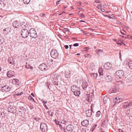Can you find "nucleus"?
<instances>
[{"label": "nucleus", "mask_w": 132, "mask_h": 132, "mask_svg": "<svg viewBox=\"0 0 132 132\" xmlns=\"http://www.w3.org/2000/svg\"><path fill=\"white\" fill-rule=\"evenodd\" d=\"M89 121L87 120H84L81 122L82 125L85 127L87 126L89 124Z\"/></svg>", "instance_id": "dca6fc26"}, {"label": "nucleus", "mask_w": 132, "mask_h": 132, "mask_svg": "<svg viewBox=\"0 0 132 132\" xmlns=\"http://www.w3.org/2000/svg\"><path fill=\"white\" fill-rule=\"evenodd\" d=\"M6 1V0H0V4H4V2Z\"/></svg>", "instance_id": "58836bf2"}, {"label": "nucleus", "mask_w": 132, "mask_h": 132, "mask_svg": "<svg viewBox=\"0 0 132 132\" xmlns=\"http://www.w3.org/2000/svg\"><path fill=\"white\" fill-rule=\"evenodd\" d=\"M92 111L91 110H86V116L88 117H90L92 115Z\"/></svg>", "instance_id": "a211bd4d"}, {"label": "nucleus", "mask_w": 132, "mask_h": 132, "mask_svg": "<svg viewBox=\"0 0 132 132\" xmlns=\"http://www.w3.org/2000/svg\"><path fill=\"white\" fill-rule=\"evenodd\" d=\"M109 16L110 17H113V18H112V19H114L115 18V16H114L113 14L111 15H109Z\"/></svg>", "instance_id": "052dcab7"}, {"label": "nucleus", "mask_w": 132, "mask_h": 132, "mask_svg": "<svg viewBox=\"0 0 132 132\" xmlns=\"http://www.w3.org/2000/svg\"><path fill=\"white\" fill-rule=\"evenodd\" d=\"M98 72L100 76H104V74L103 73V71L102 68L100 67L99 68Z\"/></svg>", "instance_id": "b1692460"}, {"label": "nucleus", "mask_w": 132, "mask_h": 132, "mask_svg": "<svg viewBox=\"0 0 132 132\" xmlns=\"http://www.w3.org/2000/svg\"><path fill=\"white\" fill-rule=\"evenodd\" d=\"M54 121L55 122V123H56V124L57 125H59V122L58 121H57L56 119H55Z\"/></svg>", "instance_id": "49530a36"}, {"label": "nucleus", "mask_w": 132, "mask_h": 132, "mask_svg": "<svg viewBox=\"0 0 132 132\" xmlns=\"http://www.w3.org/2000/svg\"><path fill=\"white\" fill-rule=\"evenodd\" d=\"M7 110L9 112L14 113L16 111V107L13 105H9L7 108Z\"/></svg>", "instance_id": "0eeeda50"}, {"label": "nucleus", "mask_w": 132, "mask_h": 132, "mask_svg": "<svg viewBox=\"0 0 132 132\" xmlns=\"http://www.w3.org/2000/svg\"><path fill=\"white\" fill-rule=\"evenodd\" d=\"M50 55L52 58L56 59L58 56L59 53L56 50L53 49L51 51Z\"/></svg>", "instance_id": "7ed1b4c3"}, {"label": "nucleus", "mask_w": 132, "mask_h": 132, "mask_svg": "<svg viewBox=\"0 0 132 132\" xmlns=\"http://www.w3.org/2000/svg\"><path fill=\"white\" fill-rule=\"evenodd\" d=\"M112 67V64L109 62L106 63L104 65V68L107 70H109Z\"/></svg>", "instance_id": "f8f14e48"}, {"label": "nucleus", "mask_w": 132, "mask_h": 132, "mask_svg": "<svg viewBox=\"0 0 132 132\" xmlns=\"http://www.w3.org/2000/svg\"><path fill=\"white\" fill-rule=\"evenodd\" d=\"M47 63L49 65H51L53 63V61L52 60H49V59L47 61Z\"/></svg>", "instance_id": "c756f323"}, {"label": "nucleus", "mask_w": 132, "mask_h": 132, "mask_svg": "<svg viewBox=\"0 0 132 132\" xmlns=\"http://www.w3.org/2000/svg\"><path fill=\"white\" fill-rule=\"evenodd\" d=\"M53 84H54L55 85H56L57 86H58V82H56V81H54V82H53Z\"/></svg>", "instance_id": "864d4df0"}, {"label": "nucleus", "mask_w": 132, "mask_h": 132, "mask_svg": "<svg viewBox=\"0 0 132 132\" xmlns=\"http://www.w3.org/2000/svg\"><path fill=\"white\" fill-rule=\"evenodd\" d=\"M90 55H89L88 54H86L85 55V56L86 57H90Z\"/></svg>", "instance_id": "3c124183"}, {"label": "nucleus", "mask_w": 132, "mask_h": 132, "mask_svg": "<svg viewBox=\"0 0 132 132\" xmlns=\"http://www.w3.org/2000/svg\"><path fill=\"white\" fill-rule=\"evenodd\" d=\"M14 72L13 71L10 70L8 71L7 73V76L9 77H10L13 76L14 75Z\"/></svg>", "instance_id": "6ab92c4d"}, {"label": "nucleus", "mask_w": 132, "mask_h": 132, "mask_svg": "<svg viewBox=\"0 0 132 132\" xmlns=\"http://www.w3.org/2000/svg\"><path fill=\"white\" fill-rule=\"evenodd\" d=\"M40 15L42 16H44L45 14L44 13H42L40 14Z\"/></svg>", "instance_id": "69168bd1"}, {"label": "nucleus", "mask_w": 132, "mask_h": 132, "mask_svg": "<svg viewBox=\"0 0 132 132\" xmlns=\"http://www.w3.org/2000/svg\"><path fill=\"white\" fill-rule=\"evenodd\" d=\"M101 114V112L100 111H97L96 114V116L97 117H99Z\"/></svg>", "instance_id": "f704fd0d"}, {"label": "nucleus", "mask_w": 132, "mask_h": 132, "mask_svg": "<svg viewBox=\"0 0 132 132\" xmlns=\"http://www.w3.org/2000/svg\"><path fill=\"white\" fill-rule=\"evenodd\" d=\"M44 106L46 109H48L47 105L46 104H44Z\"/></svg>", "instance_id": "603ef678"}, {"label": "nucleus", "mask_w": 132, "mask_h": 132, "mask_svg": "<svg viewBox=\"0 0 132 132\" xmlns=\"http://www.w3.org/2000/svg\"><path fill=\"white\" fill-rule=\"evenodd\" d=\"M100 10L102 12H104L105 11V10L103 9H101Z\"/></svg>", "instance_id": "680f3d73"}, {"label": "nucleus", "mask_w": 132, "mask_h": 132, "mask_svg": "<svg viewBox=\"0 0 132 132\" xmlns=\"http://www.w3.org/2000/svg\"><path fill=\"white\" fill-rule=\"evenodd\" d=\"M124 36H121L120 35V36H121L123 38H127V35L126 34H125V35H124Z\"/></svg>", "instance_id": "6e6d98bb"}, {"label": "nucleus", "mask_w": 132, "mask_h": 132, "mask_svg": "<svg viewBox=\"0 0 132 132\" xmlns=\"http://www.w3.org/2000/svg\"><path fill=\"white\" fill-rule=\"evenodd\" d=\"M127 115L128 117H132V109H129L127 111Z\"/></svg>", "instance_id": "5701e85b"}, {"label": "nucleus", "mask_w": 132, "mask_h": 132, "mask_svg": "<svg viewBox=\"0 0 132 132\" xmlns=\"http://www.w3.org/2000/svg\"><path fill=\"white\" fill-rule=\"evenodd\" d=\"M65 74L66 75L65 76L66 77H68V76H69L70 74V72L69 71H65Z\"/></svg>", "instance_id": "e433bc0d"}, {"label": "nucleus", "mask_w": 132, "mask_h": 132, "mask_svg": "<svg viewBox=\"0 0 132 132\" xmlns=\"http://www.w3.org/2000/svg\"><path fill=\"white\" fill-rule=\"evenodd\" d=\"M3 43V41L2 38L1 36H0V44H1Z\"/></svg>", "instance_id": "a19ab883"}, {"label": "nucleus", "mask_w": 132, "mask_h": 132, "mask_svg": "<svg viewBox=\"0 0 132 132\" xmlns=\"http://www.w3.org/2000/svg\"><path fill=\"white\" fill-rule=\"evenodd\" d=\"M34 119L35 120H36V121H39V120H40V118H34Z\"/></svg>", "instance_id": "ea45409f"}, {"label": "nucleus", "mask_w": 132, "mask_h": 132, "mask_svg": "<svg viewBox=\"0 0 132 132\" xmlns=\"http://www.w3.org/2000/svg\"><path fill=\"white\" fill-rule=\"evenodd\" d=\"M42 101L44 104H46L47 102V101H45L43 99L42 100Z\"/></svg>", "instance_id": "37998d69"}, {"label": "nucleus", "mask_w": 132, "mask_h": 132, "mask_svg": "<svg viewBox=\"0 0 132 132\" xmlns=\"http://www.w3.org/2000/svg\"><path fill=\"white\" fill-rule=\"evenodd\" d=\"M20 24V23L17 21H15L13 23V26L15 28H19Z\"/></svg>", "instance_id": "4468645a"}, {"label": "nucleus", "mask_w": 132, "mask_h": 132, "mask_svg": "<svg viewBox=\"0 0 132 132\" xmlns=\"http://www.w3.org/2000/svg\"><path fill=\"white\" fill-rule=\"evenodd\" d=\"M40 129L43 132H45L47 131V125L44 123H42L40 125Z\"/></svg>", "instance_id": "1a4fd4ad"}, {"label": "nucleus", "mask_w": 132, "mask_h": 132, "mask_svg": "<svg viewBox=\"0 0 132 132\" xmlns=\"http://www.w3.org/2000/svg\"><path fill=\"white\" fill-rule=\"evenodd\" d=\"M131 36L129 35H127V38H131Z\"/></svg>", "instance_id": "13d9d810"}, {"label": "nucleus", "mask_w": 132, "mask_h": 132, "mask_svg": "<svg viewBox=\"0 0 132 132\" xmlns=\"http://www.w3.org/2000/svg\"><path fill=\"white\" fill-rule=\"evenodd\" d=\"M128 66L131 69H132V60L129 61L128 64Z\"/></svg>", "instance_id": "c85d7f7f"}, {"label": "nucleus", "mask_w": 132, "mask_h": 132, "mask_svg": "<svg viewBox=\"0 0 132 132\" xmlns=\"http://www.w3.org/2000/svg\"><path fill=\"white\" fill-rule=\"evenodd\" d=\"M8 61L9 63L11 64H14L15 63L14 59L12 58H9L8 59Z\"/></svg>", "instance_id": "a878e982"}, {"label": "nucleus", "mask_w": 132, "mask_h": 132, "mask_svg": "<svg viewBox=\"0 0 132 132\" xmlns=\"http://www.w3.org/2000/svg\"><path fill=\"white\" fill-rule=\"evenodd\" d=\"M122 82V81H118L117 82V84H121Z\"/></svg>", "instance_id": "09e8293b"}, {"label": "nucleus", "mask_w": 132, "mask_h": 132, "mask_svg": "<svg viewBox=\"0 0 132 132\" xmlns=\"http://www.w3.org/2000/svg\"><path fill=\"white\" fill-rule=\"evenodd\" d=\"M67 130L71 132L73 129V126L71 125H68L66 128Z\"/></svg>", "instance_id": "4be33fe9"}, {"label": "nucleus", "mask_w": 132, "mask_h": 132, "mask_svg": "<svg viewBox=\"0 0 132 132\" xmlns=\"http://www.w3.org/2000/svg\"><path fill=\"white\" fill-rule=\"evenodd\" d=\"M104 77H105L106 80L107 82H110L113 80V78L110 75H106L105 76L104 75Z\"/></svg>", "instance_id": "ddd939ff"}, {"label": "nucleus", "mask_w": 132, "mask_h": 132, "mask_svg": "<svg viewBox=\"0 0 132 132\" xmlns=\"http://www.w3.org/2000/svg\"><path fill=\"white\" fill-rule=\"evenodd\" d=\"M109 99L108 97L106 96H104L103 99V102L104 104H106L107 103V101Z\"/></svg>", "instance_id": "cd10ccee"}, {"label": "nucleus", "mask_w": 132, "mask_h": 132, "mask_svg": "<svg viewBox=\"0 0 132 132\" xmlns=\"http://www.w3.org/2000/svg\"><path fill=\"white\" fill-rule=\"evenodd\" d=\"M28 99L29 100H31L32 101L34 102H35V101L34 98H32V97L30 95H29V96L28 97Z\"/></svg>", "instance_id": "72a5a7b5"}, {"label": "nucleus", "mask_w": 132, "mask_h": 132, "mask_svg": "<svg viewBox=\"0 0 132 132\" xmlns=\"http://www.w3.org/2000/svg\"><path fill=\"white\" fill-rule=\"evenodd\" d=\"M124 73L122 70H119L116 71L115 73V75L116 77H118L119 78H122L124 77Z\"/></svg>", "instance_id": "20e7f679"}, {"label": "nucleus", "mask_w": 132, "mask_h": 132, "mask_svg": "<svg viewBox=\"0 0 132 132\" xmlns=\"http://www.w3.org/2000/svg\"><path fill=\"white\" fill-rule=\"evenodd\" d=\"M73 93L76 96H79V95L80 94V89L79 88H78V90H76Z\"/></svg>", "instance_id": "393cba45"}, {"label": "nucleus", "mask_w": 132, "mask_h": 132, "mask_svg": "<svg viewBox=\"0 0 132 132\" xmlns=\"http://www.w3.org/2000/svg\"><path fill=\"white\" fill-rule=\"evenodd\" d=\"M61 1L60 0L57 1L56 2V4L57 5L59 4V2H60Z\"/></svg>", "instance_id": "e2e57ef3"}, {"label": "nucleus", "mask_w": 132, "mask_h": 132, "mask_svg": "<svg viewBox=\"0 0 132 132\" xmlns=\"http://www.w3.org/2000/svg\"><path fill=\"white\" fill-rule=\"evenodd\" d=\"M78 88L76 87V86L73 85L71 86V89L72 91L74 92L76 90H78Z\"/></svg>", "instance_id": "bb28decb"}, {"label": "nucleus", "mask_w": 132, "mask_h": 132, "mask_svg": "<svg viewBox=\"0 0 132 132\" xmlns=\"http://www.w3.org/2000/svg\"><path fill=\"white\" fill-rule=\"evenodd\" d=\"M119 90L118 88H117L115 86H112L111 89L109 91V92L110 93H113L118 92Z\"/></svg>", "instance_id": "9b49d317"}, {"label": "nucleus", "mask_w": 132, "mask_h": 132, "mask_svg": "<svg viewBox=\"0 0 132 132\" xmlns=\"http://www.w3.org/2000/svg\"><path fill=\"white\" fill-rule=\"evenodd\" d=\"M132 105V101L129 100L126 101L122 104V106L125 108H130Z\"/></svg>", "instance_id": "f03ea898"}, {"label": "nucleus", "mask_w": 132, "mask_h": 132, "mask_svg": "<svg viewBox=\"0 0 132 132\" xmlns=\"http://www.w3.org/2000/svg\"><path fill=\"white\" fill-rule=\"evenodd\" d=\"M123 97L121 96H117L113 100V102L115 103H118L122 102L123 99Z\"/></svg>", "instance_id": "39448f33"}, {"label": "nucleus", "mask_w": 132, "mask_h": 132, "mask_svg": "<svg viewBox=\"0 0 132 132\" xmlns=\"http://www.w3.org/2000/svg\"><path fill=\"white\" fill-rule=\"evenodd\" d=\"M102 51L101 49L97 50L96 51V54L98 55H100V53H102Z\"/></svg>", "instance_id": "7c9ffc66"}, {"label": "nucleus", "mask_w": 132, "mask_h": 132, "mask_svg": "<svg viewBox=\"0 0 132 132\" xmlns=\"http://www.w3.org/2000/svg\"><path fill=\"white\" fill-rule=\"evenodd\" d=\"M84 49H86V50H85L84 51L88 50V49H89V48L87 47H85Z\"/></svg>", "instance_id": "0e129e2a"}, {"label": "nucleus", "mask_w": 132, "mask_h": 132, "mask_svg": "<svg viewBox=\"0 0 132 132\" xmlns=\"http://www.w3.org/2000/svg\"><path fill=\"white\" fill-rule=\"evenodd\" d=\"M79 9V10H83V8H82V7H80V8H78Z\"/></svg>", "instance_id": "774afa93"}, {"label": "nucleus", "mask_w": 132, "mask_h": 132, "mask_svg": "<svg viewBox=\"0 0 132 132\" xmlns=\"http://www.w3.org/2000/svg\"><path fill=\"white\" fill-rule=\"evenodd\" d=\"M89 75L90 77L92 78L96 79L97 78V76H98V74L94 73H90L89 74Z\"/></svg>", "instance_id": "412c9836"}, {"label": "nucleus", "mask_w": 132, "mask_h": 132, "mask_svg": "<svg viewBox=\"0 0 132 132\" xmlns=\"http://www.w3.org/2000/svg\"><path fill=\"white\" fill-rule=\"evenodd\" d=\"M81 86L84 90H86L88 86V84L86 81H83Z\"/></svg>", "instance_id": "f3484780"}, {"label": "nucleus", "mask_w": 132, "mask_h": 132, "mask_svg": "<svg viewBox=\"0 0 132 132\" xmlns=\"http://www.w3.org/2000/svg\"><path fill=\"white\" fill-rule=\"evenodd\" d=\"M30 36L32 38H35L37 36V34L35 30L33 28H31L29 30Z\"/></svg>", "instance_id": "f257e3e1"}, {"label": "nucleus", "mask_w": 132, "mask_h": 132, "mask_svg": "<svg viewBox=\"0 0 132 132\" xmlns=\"http://www.w3.org/2000/svg\"><path fill=\"white\" fill-rule=\"evenodd\" d=\"M79 44L78 43H76L74 44H73V46H79Z\"/></svg>", "instance_id": "8fccbe9b"}, {"label": "nucleus", "mask_w": 132, "mask_h": 132, "mask_svg": "<svg viewBox=\"0 0 132 132\" xmlns=\"http://www.w3.org/2000/svg\"><path fill=\"white\" fill-rule=\"evenodd\" d=\"M102 4H98L97 6V8L98 9L100 8L102 6Z\"/></svg>", "instance_id": "de8ad7c7"}, {"label": "nucleus", "mask_w": 132, "mask_h": 132, "mask_svg": "<svg viewBox=\"0 0 132 132\" xmlns=\"http://www.w3.org/2000/svg\"><path fill=\"white\" fill-rule=\"evenodd\" d=\"M103 16H104L105 17H108L109 18H110L112 19V18H113V17H110V16H109V15H105V14H103Z\"/></svg>", "instance_id": "a18cd8bd"}, {"label": "nucleus", "mask_w": 132, "mask_h": 132, "mask_svg": "<svg viewBox=\"0 0 132 132\" xmlns=\"http://www.w3.org/2000/svg\"><path fill=\"white\" fill-rule=\"evenodd\" d=\"M119 132H124L123 130H122L121 129H119Z\"/></svg>", "instance_id": "338daca9"}, {"label": "nucleus", "mask_w": 132, "mask_h": 132, "mask_svg": "<svg viewBox=\"0 0 132 132\" xmlns=\"http://www.w3.org/2000/svg\"><path fill=\"white\" fill-rule=\"evenodd\" d=\"M26 24L25 23H23L20 24L21 27L23 28H25L26 27Z\"/></svg>", "instance_id": "c9c22d12"}, {"label": "nucleus", "mask_w": 132, "mask_h": 132, "mask_svg": "<svg viewBox=\"0 0 132 132\" xmlns=\"http://www.w3.org/2000/svg\"><path fill=\"white\" fill-rule=\"evenodd\" d=\"M10 29L9 28H7L5 29L4 31L5 33H7L10 31Z\"/></svg>", "instance_id": "2f4dec72"}, {"label": "nucleus", "mask_w": 132, "mask_h": 132, "mask_svg": "<svg viewBox=\"0 0 132 132\" xmlns=\"http://www.w3.org/2000/svg\"><path fill=\"white\" fill-rule=\"evenodd\" d=\"M80 16L82 18H84L85 17V15L82 14L80 15Z\"/></svg>", "instance_id": "bf43d9fd"}, {"label": "nucleus", "mask_w": 132, "mask_h": 132, "mask_svg": "<svg viewBox=\"0 0 132 132\" xmlns=\"http://www.w3.org/2000/svg\"><path fill=\"white\" fill-rule=\"evenodd\" d=\"M63 31H65L66 32L68 31V32H70V30L69 29L67 28L64 29H63Z\"/></svg>", "instance_id": "79ce46f5"}, {"label": "nucleus", "mask_w": 132, "mask_h": 132, "mask_svg": "<svg viewBox=\"0 0 132 132\" xmlns=\"http://www.w3.org/2000/svg\"><path fill=\"white\" fill-rule=\"evenodd\" d=\"M39 68L42 71H44L47 70L46 66L44 63L40 65L39 67Z\"/></svg>", "instance_id": "2eb2a0df"}, {"label": "nucleus", "mask_w": 132, "mask_h": 132, "mask_svg": "<svg viewBox=\"0 0 132 132\" xmlns=\"http://www.w3.org/2000/svg\"><path fill=\"white\" fill-rule=\"evenodd\" d=\"M26 68H27L28 69H31L32 68V67L30 66H27V65H26Z\"/></svg>", "instance_id": "c03bdc74"}, {"label": "nucleus", "mask_w": 132, "mask_h": 132, "mask_svg": "<svg viewBox=\"0 0 132 132\" xmlns=\"http://www.w3.org/2000/svg\"><path fill=\"white\" fill-rule=\"evenodd\" d=\"M1 90L2 92H8L10 90V88L8 86L5 85L2 87Z\"/></svg>", "instance_id": "9d476101"}, {"label": "nucleus", "mask_w": 132, "mask_h": 132, "mask_svg": "<svg viewBox=\"0 0 132 132\" xmlns=\"http://www.w3.org/2000/svg\"><path fill=\"white\" fill-rule=\"evenodd\" d=\"M58 77V76L57 74H56L55 73L54 74V73H53V79L57 78Z\"/></svg>", "instance_id": "4c0bfd02"}, {"label": "nucleus", "mask_w": 132, "mask_h": 132, "mask_svg": "<svg viewBox=\"0 0 132 132\" xmlns=\"http://www.w3.org/2000/svg\"><path fill=\"white\" fill-rule=\"evenodd\" d=\"M23 2L25 4H29L30 1V0H23Z\"/></svg>", "instance_id": "473e14b6"}, {"label": "nucleus", "mask_w": 132, "mask_h": 132, "mask_svg": "<svg viewBox=\"0 0 132 132\" xmlns=\"http://www.w3.org/2000/svg\"><path fill=\"white\" fill-rule=\"evenodd\" d=\"M29 35V32L28 30L26 29H23L21 30V35L23 38H26L28 37Z\"/></svg>", "instance_id": "423d86ee"}, {"label": "nucleus", "mask_w": 132, "mask_h": 132, "mask_svg": "<svg viewBox=\"0 0 132 132\" xmlns=\"http://www.w3.org/2000/svg\"><path fill=\"white\" fill-rule=\"evenodd\" d=\"M95 3H99L100 2V0H96L94 1Z\"/></svg>", "instance_id": "4d7b16f0"}, {"label": "nucleus", "mask_w": 132, "mask_h": 132, "mask_svg": "<svg viewBox=\"0 0 132 132\" xmlns=\"http://www.w3.org/2000/svg\"><path fill=\"white\" fill-rule=\"evenodd\" d=\"M12 82L13 84L15 85H19L20 83L19 80L16 79H13L12 80Z\"/></svg>", "instance_id": "aec40b11"}, {"label": "nucleus", "mask_w": 132, "mask_h": 132, "mask_svg": "<svg viewBox=\"0 0 132 132\" xmlns=\"http://www.w3.org/2000/svg\"><path fill=\"white\" fill-rule=\"evenodd\" d=\"M64 47L66 49H68L69 48V46L68 45H65L64 46Z\"/></svg>", "instance_id": "5fc2aeb1"}, {"label": "nucleus", "mask_w": 132, "mask_h": 132, "mask_svg": "<svg viewBox=\"0 0 132 132\" xmlns=\"http://www.w3.org/2000/svg\"><path fill=\"white\" fill-rule=\"evenodd\" d=\"M17 104L18 106V108H19L18 111L19 112H23L24 109V104L22 103L19 102Z\"/></svg>", "instance_id": "6e6552de"}]
</instances>
